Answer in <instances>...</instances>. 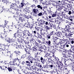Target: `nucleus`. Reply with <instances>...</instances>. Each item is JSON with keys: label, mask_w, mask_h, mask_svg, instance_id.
<instances>
[{"label": "nucleus", "mask_w": 74, "mask_h": 74, "mask_svg": "<svg viewBox=\"0 0 74 74\" xmlns=\"http://www.w3.org/2000/svg\"><path fill=\"white\" fill-rule=\"evenodd\" d=\"M17 37H19V38H20V37H21V36H22V35H21V30H18L17 31Z\"/></svg>", "instance_id": "a211bd4d"}, {"label": "nucleus", "mask_w": 74, "mask_h": 74, "mask_svg": "<svg viewBox=\"0 0 74 74\" xmlns=\"http://www.w3.org/2000/svg\"><path fill=\"white\" fill-rule=\"evenodd\" d=\"M46 27V32H47L48 30H49V27L47 26Z\"/></svg>", "instance_id": "4d7b16f0"}, {"label": "nucleus", "mask_w": 74, "mask_h": 74, "mask_svg": "<svg viewBox=\"0 0 74 74\" xmlns=\"http://www.w3.org/2000/svg\"><path fill=\"white\" fill-rule=\"evenodd\" d=\"M38 67H39V68H41L42 69V65H41V64H40V63H39L38 64Z\"/></svg>", "instance_id": "0e129e2a"}, {"label": "nucleus", "mask_w": 74, "mask_h": 74, "mask_svg": "<svg viewBox=\"0 0 74 74\" xmlns=\"http://www.w3.org/2000/svg\"><path fill=\"white\" fill-rule=\"evenodd\" d=\"M19 20L20 21H21V22H25V21H23V18L22 17H19Z\"/></svg>", "instance_id": "58836bf2"}, {"label": "nucleus", "mask_w": 74, "mask_h": 74, "mask_svg": "<svg viewBox=\"0 0 74 74\" xmlns=\"http://www.w3.org/2000/svg\"><path fill=\"white\" fill-rule=\"evenodd\" d=\"M34 32V36L35 37H37L39 35V32L38 31H34V32Z\"/></svg>", "instance_id": "6ab92c4d"}, {"label": "nucleus", "mask_w": 74, "mask_h": 74, "mask_svg": "<svg viewBox=\"0 0 74 74\" xmlns=\"http://www.w3.org/2000/svg\"><path fill=\"white\" fill-rule=\"evenodd\" d=\"M15 39H14L13 38H12L10 39V42L12 43V44H14L15 43Z\"/></svg>", "instance_id": "2f4dec72"}, {"label": "nucleus", "mask_w": 74, "mask_h": 74, "mask_svg": "<svg viewBox=\"0 0 74 74\" xmlns=\"http://www.w3.org/2000/svg\"><path fill=\"white\" fill-rule=\"evenodd\" d=\"M0 2H2L3 4H7L8 3V0H0Z\"/></svg>", "instance_id": "b1692460"}, {"label": "nucleus", "mask_w": 74, "mask_h": 74, "mask_svg": "<svg viewBox=\"0 0 74 74\" xmlns=\"http://www.w3.org/2000/svg\"><path fill=\"white\" fill-rule=\"evenodd\" d=\"M56 39L55 40L53 41V44H54V45H53L52 46H51V47L52 48H53V51L54 50V51H55V52H56V50H57V49H56V48H55V49H54V48H55V47H56V45H55V44H56V43L55 42H56Z\"/></svg>", "instance_id": "f8f14e48"}, {"label": "nucleus", "mask_w": 74, "mask_h": 74, "mask_svg": "<svg viewBox=\"0 0 74 74\" xmlns=\"http://www.w3.org/2000/svg\"><path fill=\"white\" fill-rule=\"evenodd\" d=\"M60 65L58 64V71H62V69L63 68V64L62 63H61L60 64Z\"/></svg>", "instance_id": "9d476101"}, {"label": "nucleus", "mask_w": 74, "mask_h": 74, "mask_svg": "<svg viewBox=\"0 0 74 74\" xmlns=\"http://www.w3.org/2000/svg\"><path fill=\"white\" fill-rule=\"evenodd\" d=\"M53 14H52L51 16L52 17H56V16H59V14H60V12L58 13V11L57 10L56 11L55 13H53Z\"/></svg>", "instance_id": "6e6552de"}, {"label": "nucleus", "mask_w": 74, "mask_h": 74, "mask_svg": "<svg viewBox=\"0 0 74 74\" xmlns=\"http://www.w3.org/2000/svg\"><path fill=\"white\" fill-rule=\"evenodd\" d=\"M71 8H70V11H71V14H68V15H71V16H70L71 17H72L73 18H74V10H71Z\"/></svg>", "instance_id": "dca6fc26"}, {"label": "nucleus", "mask_w": 74, "mask_h": 74, "mask_svg": "<svg viewBox=\"0 0 74 74\" xmlns=\"http://www.w3.org/2000/svg\"><path fill=\"white\" fill-rule=\"evenodd\" d=\"M70 5H70V4L68 3V4L66 5L67 8H70V7L71 8H72V7L70 6Z\"/></svg>", "instance_id": "680f3d73"}, {"label": "nucleus", "mask_w": 74, "mask_h": 74, "mask_svg": "<svg viewBox=\"0 0 74 74\" xmlns=\"http://www.w3.org/2000/svg\"><path fill=\"white\" fill-rule=\"evenodd\" d=\"M3 35L4 36L5 35V37L3 36H2V35H1V38L3 40H4V39L5 40L6 39L5 38H6V37H7V34H3Z\"/></svg>", "instance_id": "c756f323"}, {"label": "nucleus", "mask_w": 74, "mask_h": 74, "mask_svg": "<svg viewBox=\"0 0 74 74\" xmlns=\"http://www.w3.org/2000/svg\"><path fill=\"white\" fill-rule=\"evenodd\" d=\"M14 52L16 54H18V55H19L20 54V53L19 52V51H14Z\"/></svg>", "instance_id": "69168bd1"}, {"label": "nucleus", "mask_w": 74, "mask_h": 74, "mask_svg": "<svg viewBox=\"0 0 74 74\" xmlns=\"http://www.w3.org/2000/svg\"><path fill=\"white\" fill-rule=\"evenodd\" d=\"M10 7L11 8H12L14 10V9H16V8L18 7V5L16 4L15 3H12L10 5Z\"/></svg>", "instance_id": "0eeeda50"}, {"label": "nucleus", "mask_w": 74, "mask_h": 74, "mask_svg": "<svg viewBox=\"0 0 74 74\" xmlns=\"http://www.w3.org/2000/svg\"><path fill=\"white\" fill-rule=\"evenodd\" d=\"M40 47H38L37 46H36V45L34 46V47H33V48H34V49L36 50V51H38V49L37 48H38Z\"/></svg>", "instance_id": "8fccbe9b"}, {"label": "nucleus", "mask_w": 74, "mask_h": 74, "mask_svg": "<svg viewBox=\"0 0 74 74\" xmlns=\"http://www.w3.org/2000/svg\"><path fill=\"white\" fill-rule=\"evenodd\" d=\"M56 35H57L58 37H61V35H60V32H58L57 33H56Z\"/></svg>", "instance_id": "09e8293b"}, {"label": "nucleus", "mask_w": 74, "mask_h": 74, "mask_svg": "<svg viewBox=\"0 0 74 74\" xmlns=\"http://www.w3.org/2000/svg\"><path fill=\"white\" fill-rule=\"evenodd\" d=\"M39 51H40V52H43L44 49H43L42 47H40H40H39Z\"/></svg>", "instance_id": "37998d69"}, {"label": "nucleus", "mask_w": 74, "mask_h": 74, "mask_svg": "<svg viewBox=\"0 0 74 74\" xmlns=\"http://www.w3.org/2000/svg\"><path fill=\"white\" fill-rule=\"evenodd\" d=\"M61 3L62 5H65L64 4H65V1H62L61 2Z\"/></svg>", "instance_id": "6e6d98bb"}, {"label": "nucleus", "mask_w": 74, "mask_h": 74, "mask_svg": "<svg viewBox=\"0 0 74 74\" xmlns=\"http://www.w3.org/2000/svg\"><path fill=\"white\" fill-rule=\"evenodd\" d=\"M18 26L19 27H22L23 26V23H20L19 24H18Z\"/></svg>", "instance_id": "052dcab7"}, {"label": "nucleus", "mask_w": 74, "mask_h": 74, "mask_svg": "<svg viewBox=\"0 0 74 74\" xmlns=\"http://www.w3.org/2000/svg\"><path fill=\"white\" fill-rule=\"evenodd\" d=\"M48 61L49 63H53L54 62V61L51 60V58H48Z\"/></svg>", "instance_id": "72a5a7b5"}, {"label": "nucleus", "mask_w": 74, "mask_h": 74, "mask_svg": "<svg viewBox=\"0 0 74 74\" xmlns=\"http://www.w3.org/2000/svg\"><path fill=\"white\" fill-rule=\"evenodd\" d=\"M65 28L66 30L65 31L66 32H70V25L69 24H68L66 25H65Z\"/></svg>", "instance_id": "9b49d317"}, {"label": "nucleus", "mask_w": 74, "mask_h": 74, "mask_svg": "<svg viewBox=\"0 0 74 74\" xmlns=\"http://www.w3.org/2000/svg\"><path fill=\"white\" fill-rule=\"evenodd\" d=\"M74 18L72 17H71V16H70L69 18V21H71L72 22H73V20H74Z\"/></svg>", "instance_id": "ea45409f"}, {"label": "nucleus", "mask_w": 74, "mask_h": 74, "mask_svg": "<svg viewBox=\"0 0 74 74\" xmlns=\"http://www.w3.org/2000/svg\"><path fill=\"white\" fill-rule=\"evenodd\" d=\"M33 70H35L36 71H38V67L36 66H33L32 67Z\"/></svg>", "instance_id": "c85d7f7f"}, {"label": "nucleus", "mask_w": 74, "mask_h": 74, "mask_svg": "<svg viewBox=\"0 0 74 74\" xmlns=\"http://www.w3.org/2000/svg\"><path fill=\"white\" fill-rule=\"evenodd\" d=\"M24 43L26 45H27L29 44V40H26L24 41Z\"/></svg>", "instance_id": "79ce46f5"}, {"label": "nucleus", "mask_w": 74, "mask_h": 74, "mask_svg": "<svg viewBox=\"0 0 74 74\" xmlns=\"http://www.w3.org/2000/svg\"><path fill=\"white\" fill-rule=\"evenodd\" d=\"M56 45H57L58 46V47H60V46H61V45H62V43H60L59 42L58 43H56Z\"/></svg>", "instance_id": "c03bdc74"}, {"label": "nucleus", "mask_w": 74, "mask_h": 74, "mask_svg": "<svg viewBox=\"0 0 74 74\" xmlns=\"http://www.w3.org/2000/svg\"><path fill=\"white\" fill-rule=\"evenodd\" d=\"M53 31H50V34L47 36V40H48L49 39H50L51 38H52V37H53Z\"/></svg>", "instance_id": "20e7f679"}, {"label": "nucleus", "mask_w": 74, "mask_h": 74, "mask_svg": "<svg viewBox=\"0 0 74 74\" xmlns=\"http://www.w3.org/2000/svg\"><path fill=\"white\" fill-rule=\"evenodd\" d=\"M62 55L63 56V57H64V56L66 55V53L65 52V51H63V52L62 53Z\"/></svg>", "instance_id": "774afa93"}, {"label": "nucleus", "mask_w": 74, "mask_h": 74, "mask_svg": "<svg viewBox=\"0 0 74 74\" xmlns=\"http://www.w3.org/2000/svg\"><path fill=\"white\" fill-rule=\"evenodd\" d=\"M73 40H74V39L71 38H69V40H68L67 39L64 40L63 41L64 42H66V43L65 44L66 45V47H69V45H70L71 43L72 44L73 43Z\"/></svg>", "instance_id": "f257e3e1"}, {"label": "nucleus", "mask_w": 74, "mask_h": 74, "mask_svg": "<svg viewBox=\"0 0 74 74\" xmlns=\"http://www.w3.org/2000/svg\"><path fill=\"white\" fill-rule=\"evenodd\" d=\"M37 7L38 8H39V10H42V11H44V9H45V7L43 6L42 5H38L36 7Z\"/></svg>", "instance_id": "1a4fd4ad"}, {"label": "nucleus", "mask_w": 74, "mask_h": 74, "mask_svg": "<svg viewBox=\"0 0 74 74\" xmlns=\"http://www.w3.org/2000/svg\"><path fill=\"white\" fill-rule=\"evenodd\" d=\"M37 23V22H36L35 23H32V27L33 28V29H36V27H37V26L34 25V24H36Z\"/></svg>", "instance_id": "7c9ffc66"}, {"label": "nucleus", "mask_w": 74, "mask_h": 74, "mask_svg": "<svg viewBox=\"0 0 74 74\" xmlns=\"http://www.w3.org/2000/svg\"><path fill=\"white\" fill-rule=\"evenodd\" d=\"M26 57V54H24L21 56V58L24 59V58H25Z\"/></svg>", "instance_id": "3c124183"}, {"label": "nucleus", "mask_w": 74, "mask_h": 74, "mask_svg": "<svg viewBox=\"0 0 74 74\" xmlns=\"http://www.w3.org/2000/svg\"><path fill=\"white\" fill-rule=\"evenodd\" d=\"M71 49L72 50V51H74V45H71Z\"/></svg>", "instance_id": "13d9d810"}, {"label": "nucleus", "mask_w": 74, "mask_h": 74, "mask_svg": "<svg viewBox=\"0 0 74 74\" xmlns=\"http://www.w3.org/2000/svg\"><path fill=\"white\" fill-rule=\"evenodd\" d=\"M27 35H24L23 36V38H26V39H29V37L27 36Z\"/></svg>", "instance_id": "603ef678"}, {"label": "nucleus", "mask_w": 74, "mask_h": 74, "mask_svg": "<svg viewBox=\"0 0 74 74\" xmlns=\"http://www.w3.org/2000/svg\"><path fill=\"white\" fill-rule=\"evenodd\" d=\"M53 67H54V68H55L56 69H56H54L53 71H54V73H55V72H58V69H58V64H56V65H53Z\"/></svg>", "instance_id": "f3484780"}, {"label": "nucleus", "mask_w": 74, "mask_h": 74, "mask_svg": "<svg viewBox=\"0 0 74 74\" xmlns=\"http://www.w3.org/2000/svg\"><path fill=\"white\" fill-rule=\"evenodd\" d=\"M42 34H39V35L38 36H38V38H40V39H43V41H44V40H45V38H42Z\"/></svg>", "instance_id": "4be33fe9"}, {"label": "nucleus", "mask_w": 74, "mask_h": 74, "mask_svg": "<svg viewBox=\"0 0 74 74\" xmlns=\"http://www.w3.org/2000/svg\"><path fill=\"white\" fill-rule=\"evenodd\" d=\"M0 49H2V50H5V49H7L8 48V46L6 45L4 43L3 44H0ZM6 52L4 53H7V51H6L5 50Z\"/></svg>", "instance_id": "7ed1b4c3"}, {"label": "nucleus", "mask_w": 74, "mask_h": 74, "mask_svg": "<svg viewBox=\"0 0 74 74\" xmlns=\"http://www.w3.org/2000/svg\"><path fill=\"white\" fill-rule=\"evenodd\" d=\"M35 29V31H37V32H39V27H36Z\"/></svg>", "instance_id": "e2e57ef3"}, {"label": "nucleus", "mask_w": 74, "mask_h": 74, "mask_svg": "<svg viewBox=\"0 0 74 74\" xmlns=\"http://www.w3.org/2000/svg\"><path fill=\"white\" fill-rule=\"evenodd\" d=\"M65 51L66 54H68V55H70V53L69 50H65Z\"/></svg>", "instance_id": "864d4df0"}, {"label": "nucleus", "mask_w": 74, "mask_h": 74, "mask_svg": "<svg viewBox=\"0 0 74 74\" xmlns=\"http://www.w3.org/2000/svg\"><path fill=\"white\" fill-rule=\"evenodd\" d=\"M37 21H38L39 22L41 23L42 25H44V24H45V21L43 20H42V19H41L40 20H39V18H38L37 19Z\"/></svg>", "instance_id": "2eb2a0df"}, {"label": "nucleus", "mask_w": 74, "mask_h": 74, "mask_svg": "<svg viewBox=\"0 0 74 74\" xmlns=\"http://www.w3.org/2000/svg\"><path fill=\"white\" fill-rule=\"evenodd\" d=\"M37 42H36V41H35L34 44L36 46V47H40V46L42 44H45V42H41L40 39H37Z\"/></svg>", "instance_id": "f03ea898"}, {"label": "nucleus", "mask_w": 74, "mask_h": 74, "mask_svg": "<svg viewBox=\"0 0 74 74\" xmlns=\"http://www.w3.org/2000/svg\"><path fill=\"white\" fill-rule=\"evenodd\" d=\"M14 10L16 12V13L17 15H18V14L21 13V9H19V8H17L16 9H14Z\"/></svg>", "instance_id": "4468645a"}, {"label": "nucleus", "mask_w": 74, "mask_h": 74, "mask_svg": "<svg viewBox=\"0 0 74 74\" xmlns=\"http://www.w3.org/2000/svg\"><path fill=\"white\" fill-rule=\"evenodd\" d=\"M25 47L26 48H25V51L27 54L29 55H30V50H32V48L31 47H27V46H25Z\"/></svg>", "instance_id": "39448f33"}, {"label": "nucleus", "mask_w": 74, "mask_h": 74, "mask_svg": "<svg viewBox=\"0 0 74 74\" xmlns=\"http://www.w3.org/2000/svg\"><path fill=\"white\" fill-rule=\"evenodd\" d=\"M38 12V9H36L35 8L33 9L32 10V12L34 13L35 14H37Z\"/></svg>", "instance_id": "412c9836"}, {"label": "nucleus", "mask_w": 74, "mask_h": 74, "mask_svg": "<svg viewBox=\"0 0 74 74\" xmlns=\"http://www.w3.org/2000/svg\"><path fill=\"white\" fill-rule=\"evenodd\" d=\"M20 59H18V58H14L13 59V63H14L15 62L16 63H18V62H19Z\"/></svg>", "instance_id": "aec40b11"}, {"label": "nucleus", "mask_w": 74, "mask_h": 74, "mask_svg": "<svg viewBox=\"0 0 74 74\" xmlns=\"http://www.w3.org/2000/svg\"><path fill=\"white\" fill-rule=\"evenodd\" d=\"M24 31V33H25V34H27L29 32V30H25Z\"/></svg>", "instance_id": "bf43d9fd"}, {"label": "nucleus", "mask_w": 74, "mask_h": 74, "mask_svg": "<svg viewBox=\"0 0 74 74\" xmlns=\"http://www.w3.org/2000/svg\"><path fill=\"white\" fill-rule=\"evenodd\" d=\"M46 43V44H47L48 45H51V40H48V41H45Z\"/></svg>", "instance_id": "4c0bfd02"}, {"label": "nucleus", "mask_w": 74, "mask_h": 74, "mask_svg": "<svg viewBox=\"0 0 74 74\" xmlns=\"http://www.w3.org/2000/svg\"><path fill=\"white\" fill-rule=\"evenodd\" d=\"M3 32H2V33L0 32V36H1V34H7V32H8V31H6L5 29H4L3 30Z\"/></svg>", "instance_id": "a878e982"}, {"label": "nucleus", "mask_w": 74, "mask_h": 74, "mask_svg": "<svg viewBox=\"0 0 74 74\" xmlns=\"http://www.w3.org/2000/svg\"><path fill=\"white\" fill-rule=\"evenodd\" d=\"M65 46H66L65 44L64 45H61L60 47L62 49H64V48H65Z\"/></svg>", "instance_id": "de8ad7c7"}, {"label": "nucleus", "mask_w": 74, "mask_h": 74, "mask_svg": "<svg viewBox=\"0 0 74 74\" xmlns=\"http://www.w3.org/2000/svg\"><path fill=\"white\" fill-rule=\"evenodd\" d=\"M70 55L69 54H66L65 56L64 57V58L68 59V60H69V58H70Z\"/></svg>", "instance_id": "f704fd0d"}, {"label": "nucleus", "mask_w": 74, "mask_h": 74, "mask_svg": "<svg viewBox=\"0 0 74 74\" xmlns=\"http://www.w3.org/2000/svg\"><path fill=\"white\" fill-rule=\"evenodd\" d=\"M1 43H0L1 44ZM5 50H0V54H1L2 55H4V53H5Z\"/></svg>", "instance_id": "cd10ccee"}, {"label": "nucleus", "mask_w": 74, "mask_h": 74, "mask_svg": "<svg viewBox=\"0 0 74 74\" xmlns=\"http://www.w3.org/2000/svg\"><path fill=\"white\" fill-rule=\"evenodd\" d=\"M9 64H10V65H15V64H14V63H13V62H12V61H10L9 62Z\"/></svg>", "instance_id": "338daca9"}, {"label": "nucleus", "mask_w": 74, "mask_h": 74, "mask_svg": "<svg viewBox=\"0 0 74 74\" xmlns=\"http://www.w3.org/2000/svg\"><path fill=\"white\" fill-rule=\"evenodd\" d=\"M1 27H3L4 28V29H5V27H6L7 28H9V26L7 24H5V25H0Z\"/></svg>", "instance_id": "473e14b6"}, {"label": "nucleus", "mask_w": 74, "mask_h": 74, "mask_svg": "<svg viewBox=\"0 0 74 74\" xmlns=\"http://www.w3.org/2000/svg\"><path fill=\"white\" fill-rule=\"evenodd\" d=\"M48 66H49V68H50L51 69H53V65L52 64L51 65L49 64Z\"/></svg>", "instance_id": "5fc2aeb1"}, {"label": "nucleus", "mask_w": 74, "mask_h": 74, "mask_svg": "<svg viewBox=\"0 0 74 74\" xmlns=\"http://www.w3.org/2000/svg\"><path fill=\"white\" fill-rule=\"evenodd\" d=\"M7 69H8V71H9V72L12 71V70H15L13 68L11 67H8V68H7Z\"/></svg>", "instance_id": "bb28decb"}, {"label": "nucleus", "mask_w": 74, "mask_h": 74, "mask_svg": "<svg viewBox=\"0 0 74 74\" xmlns=\"http://www.w3.org/2000/svg\"><path fill=\"white\" fill-rule=\"evenodd\" d=\"M40 60L42 64H44L45 63V58H43V57L41 56H40Z\"/></svg>", "instance_id": "5701e85b"}, {"label": "nucleus", "mask_w": 74, "mask_h": 74, "mask_svg": "<svg viewBox=\"0 0 74 74\" xmlns=\"http://www.w3.org/2000/svg\"><path fill=\"white\" fill-rule=\"evenodd\" d=\"M24 23H25V24H24V26L25 27H27L28 28H29V27L28 26H29V25H28V24H27V23L26 22L25 23V22H24Z\"/></svg>", "instance_id": "49530a36"}, {"label": "nucleus", "mask_w": 74, "mask_h": 74, "mask_svg": "<svg viewBox=\"0 0 74 74\" xmlns=\"http://www.w3.org/2000/svg\"><path fill=\"white\" fill-rule=\"evenodd\" d=\"M66 12H64V11L62 12H61V15L63 16H66V14L65 13H66Z\"/></svg>", "instance_id": "e433bc0d"}, {"label": "nucleus", "mask_w": 74, "mask_h": 74, "mask_svg": "<svg viewBox=\"0 0 74 74\" xmlns=\"http://www.w3.org/2000/svg\"><path fill=\"white\" fill-rule=\"evenodd\" d=\"M56 8H58L57 9V10H58V11L62 10V9H61V8H60V7H59V6H56Z\"/></svg>", "instance_id": "a18cd8bd"}, {"label": "nucleus", "mask_w": 74, "mask_h": 74, "mask_svg": "<svg viewBox=\"0 0 74 74\" xmlns=\"http://www.w3.org/2000/svg\"><path fill=\"white\" fill-rule=\"evenodd\" d=\"M38 16H43V13L42 12H38V14H37Z\"/></svg>", "instance_id": "c9c22d12"}, {"label": "nucleus", "mask_w": 74, "mask_h": 74, "mask_svg": "<svg viewBox=\"0 0 74 74\" xmlns=\"http://www.w3.org/2000/svg\"><path fill=\"white\" fill-rule=\"evenodd\" d=\"M67 8H66V9H64V11H65V12H66V13H67L68 14H70L71 13V12L70 11V10H69L67 11Z\"/></svg>", "instance_id": "393cba45"}, {"label": "nucleus", "mask_w": 74, "mask_h": 74, "mask_svg": "<svg viewBox=\"0 0 74 74\" xmlns=\"http://www.w3.org/2000/svg\"><path fill=\"white\" fill-rule=\"evenodd\" d=\"M40 58L41 59V57L39 56L38 57H37V58H36V60L37 62H40Z\"/></svg>", "instance_id": "a19ab883"}, {"label": "nucleus", "mask_w": 74, "mask_h": 74, "mask_svg": "<svg viewBox=\"0 0 74 74\" xmlns=\"http://www.w3.org/2000/svg\"><path fill=\"white\" fill-rule=\"evenodd\" d=\"M65 28H60V30H61V31H62V33L64 34V35L62 34V33H61V35H63V36H65L66 37H67V32H65Z\"/></svg>", "instance_id": "423d86ee"}, {"label": "nucleus", "mask_w": 74, "mask_h": 74, "mask_svg": "<svg viewBox=\"0 0 74 74\" xmlns=\"http://www.w3.org/2000/svg\"><path fill=\"white\" fill-rule=\"evenodd\" d=\"M55 51H54V52H52L51 53H49L48 55V56H49L50 57L52 58H56V56H55Z\"/></svg>", "instance_id": "ddd939ff"}]
</instances>
